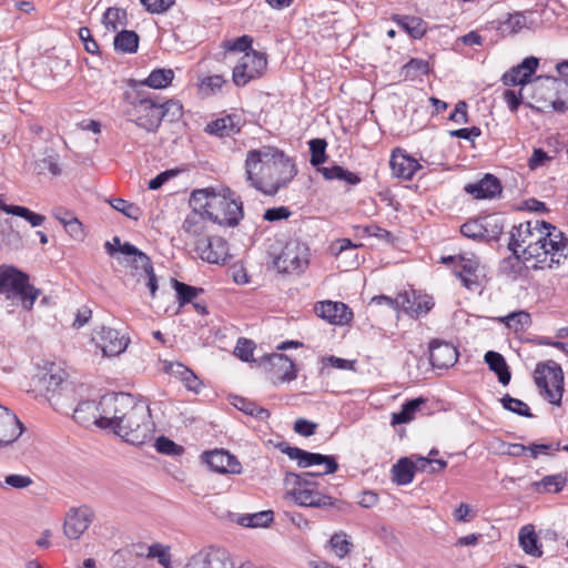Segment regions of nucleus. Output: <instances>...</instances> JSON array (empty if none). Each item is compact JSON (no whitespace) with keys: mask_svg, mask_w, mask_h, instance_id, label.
Returning a JSON list of instances; mask_svg holds the SVG:
<instances>
[{"mask_svg":"<svg viewBox=\"0 0 568 568\" xmlns=\"http://www.w3.org/2000/svg\"><path fill=\"white\" fill-rule=\"evenodd\" d=\"M429 72V63L423 59H410L402 69L405 79L415 80Z\"/></svg>","mask_w":568,"mask_h":568,"instance_id":"obj_49","label":"nucleus"},{"mask_svg":"<svg viewBox=\"0 0 568 568\" xmlns=\"http://www.w3.org/2000/svg\"><path fill=\"white\" fill-rule=\"evenodd\" d=\"M485 239L498 240L504 229V220L498 214H490L483 217Z\"/></svg>","mask_w":568,"mask_h":568,"instance_id":"obj_45","label":"nucleus"},{"mask_svg":"<svg viewBox=\"0 0 568 568\" xmlns=\"http://www.w3.org/2000/svg\"><path fill=\"white\" fill-rule=\"evenodd\" d=\"M1 242L10 248L18 250L22 246V237L18 231L14 230L12 220L6 219L1 223Z\"/></svg>","mask_w":568,"mask_h":568,"instance_id":"obj_43","label":"nucleus"},{"mask_svg":"<svg viewBox=\"0 0 568 568\" xmlns=\"http://www.w3.org/2000/svg\"><path fill=\"white\" fill-rule=\"evenodd\" d=\"M287 494L294 499V501L302 507H314V508H337L338 500L322 494L316 487L301 486L300 488H290Z\"/></svg>","mask_w":568,"mask_h":568,"instance_id":"obj_14","label":"nucleus"},{"mask_svg":"<svg viewBox=\"0 0 568 568\" xmlns=\"http://www.w3.org/2000/svg\"><path fill=\"white\" fill-rule=\"evenodd\" d=\"M67 373L61 367L51 363L45 372L39 376V383L45 388L47 393H57L58 390H67L69 383L65 379Z\"/></svg>","mask_w":568,"mask_h":568,"instance_id":"obj_26","label":"nucleus"},{"mask_svg":"<svg viewBox=\"0 0 568 568\" xmlns=\"http://www.w3.org/2000/svg\"><path fill=\"white\" fill-rule=\"evenodd\" d=\"M169 373L175 377H179L190 390L199 393L202 383L197 376L181 363L170 364Z\"/></svg>","mask_w":568,"mask_h":568,"instance_id":"obj_36","label":"nucleus"},{"mask_svg":"<svg viewBox=\"0 0 568 568\" xmlns=\"http://www.w3.org/2000/svg\"><path fill=\"white\" fill-rule=\"evenodd\" d=\"M414 475L413 462L407 457L400 458L392 467V480L399 486L410 484L414 479Z\"/></svg>","mask_w":568,"mask_h":568,"instance_id":"obj_34","label":"nucleus"},{"mask_svg":"<svg viewBox=\"0 0 568 568\" xmlns=\"http://www.w3.org/2000/svg\"><path fill=\"white\" fill-rule=\"evenodd\" d=\"M326 146L327 143L323 139H313L310 141L311 159L310 162L317 169L326 160Z\"/></svg>","mask_w":568,"mask_h":568,"instance_id":"obj_53","label":"nucleus"},{"mask_svg":"<svg viewBox=\"0 0 568 568\" xmlns=\"http://www.w3.org/2000/svg\"><path fill=\"white\" fill-rule=\"evenodd\" d=\"M460 233L471 240L478 241L484 240V227H483V217L470 220L464 223L460 226Z\"/></svg>","mask_w":568,"mask_h":568,"instance_id":"obj_57","label":"nucleus"},{"mask_svg":"<svg viewBox=\"0 0 568 568\" xmlns=\"http://www.w3.org/2000/svg\"><path fill=\"white\" fill-rule=\"evenodd\" d=\"M272 366L270 378L274 384L291 382L296 378V368L288 356L280 353H273L266 357Z\"/></svg>","mask_w":568,"mask_h":568,"instance_id":"obj_20","label":"nucleus"},{"mask_svg":"<svg viewBox=\"0 0 568 568\" xmlns=\"http://www.w3.org/2000/svg\"><path fill=\"white\" fill-rule=\"evenodd\" d=\"M508 328L514 332H525L531 324L530 314L526 311L510 313L499 318Z\"/></svg>","mask_w":568,"mask_h":568,"instance_id":"obj_38","label":"nucleus"},{"mask_svg":"<svg viewBox=\"0 0 568 568\" xmlns=\"http://www.w3.org/2000/svg\"><path fill=\"white\" fill-rule=\"evenodd\" d=\"M507 248L511 256L504 265L521 260L535 261L534 270L552 268L568 257V240L555 225L546 221H526L513 225L508 233Z\"/></svg>","mask_w":568,"mask_h":568,"instance_id":"obj_1","label":"nucleus"},{"mask_svg":"<svg viewBox=\"0 0 568 568\" xmlns=\"http://www.w3.org/2000/svg\"><path fill=\"white\" fill-rule=\"evenodd\" d=\"M174 79V71L172 69H155L143 81H131V88L140 89L143 85L152 89H164L171 84Z\"/></svg>","mask_w":568,"mask_h":568,"instance_id":"obj_30","label":"nucleus"},{"mask_svg":"<svg viewBox=\"0 0 568 568\" xmlns=\"http://www.w3.org/2000/svg\"><path fill=\"white\" fill-rule=\"evenodd\" d=\"M500 403L505 409H507L514 414H517V415L524 416V417L532 416L528 405L525 402H523L518 398H514L508 394H506L504 397H501Z\"/></svg>","mask_w":568,"mask_h":568,"instance_id":"obj_54","label":"nucleus"},{"mask_svg":"<svg viewBox=\"0 0 568 568\" xmlns=\"http://www.w3.org/2000/svg\"><path fill=\"white\" fill-rule=\"evenodd\" d=\"M567 479L561 474L545 476L540 481L535 485L542 487L548 493H559L566 486Z\"/></svg>","mask_w":568,"mask_h":568,"instance_id":"obj_55","label":"nucleus"},{"mask_svg":"<svg viewBox=\"0 0 568 568\" xmlns=\"http://www.w3.org/2000/svg\"><path fill=\"white\" fill-rule=\"evenodd\" d=\"M526 23V18L521 12H516L514 14L508 13L507 18L504 21H500L498 30L503 34H514L517 33Z\"/></svg>","mask_w":568,"mask_h":568,"instance_id":"obj_51","label":"nucleus"},{"mask_svg":"<svg viewBox=\"0 0 568 568\" xmlns=\"http://www.w3.org/2000/svg\"><path fill=\"white\" fill-rule=\"evenodd\" d=\"M123 116L148 133H155L163 120L179 121L183 106L176 100L162 101L158 95L132 88L124 92Z\"/></svg>","mask_w":568,"mask_h":568,"instance_id":"obj_3","label":"nucleus"},{"mask_svg":"<svg viewBox=\"0 0 568 568\" xmlns=\"http://www.w3.org/2000/svg\"><path fill=\"white\" fill-rule=\"evenodd\" d=\"M273 521V511L264 510L255 514L240 516L236 523L243 527H267Z\"/></svg>","mask_w":568,"mask_h":568,"instance_id":"obj_40","label":"nucleus"},{"mask_svg":"<svg viewBox=\"0 0 568 568\" xmlns=\"http://www.w3.org/2000/svg\"><path fill=\"white\" fill-rule=\"evenodd\" d=\"M389 165L392 174L402 180H410L420 164L406 152L397 149L392 153Z\"/></svg>","mask_w":568,"mask_h":568,"instance_id":"obj_23","label":"nucleus"},{"mask_svg":"<svg viewBox=\"0 0 568 568\" xmlns=\"http://www.w3.org/2000/svg\"><path fill=\"white\" fill-rule=\"evenodd\" d=\"M253 39L250 36H242L234 40L226 41L224 48L229 51L248 52Z\"/></svg>","mask_w":568,"mask_h":568,"instance_id":"obj_62","label":"nucleus"},{"mask_svg":"<svg viewBox=\"0 0 568 568\" xmlns=\"http://www.w3.org/2000/svg\"><path fill=\"white\" fill-rule=\"evenodd\" d=\"M500 181L493 174H486L477 183H469L465 191L475 199H491L501 193Z\"/></svg>","mask_w":568,"mask_h":568,"instance_id":"obj_25","label":"nucleus"},{"mask_svg":"<svg viewBox=\"0 0 568 568\" xmlns=\"http://www.w3.org/2000/svg\"><path fill=\"white\" fill-rule=\"evenodd\" d=\"M217 194L211 192L207 189L194 190L191 193L190 205L192 206L191 212H203L210 220V211H213V196Z\"/></svg>","mask_w":568,"mask_h":568,"instance_id":"obj_32","label":"nucleus"},{"mask_svg":"<svg viewBox=\"0 0 568 568\" xmlns=\"http://www.w3.org/2000/svg\"><path fill=\"white\" fill-rule=\"evenodd\" d=\"M94 511L89 506L71 508L64 518L63 534L70 540H78L90 527Z\"/></svg>","mask_w":568,"mask_h":568,"instance_id":"obj_11","label":"nucleus"},{"mask_svg":"<svg viewBox=\"0 0 568 568\" xmlns=\"http://www.w3.org/2000/svg\"><path fill=\"white\" fill-rule=\"evenodd\" d=\"M0 294L12 303L20 302L27 311L32 310L40 290L29 283V276L14 266H0Z\"/></svg>","mask_w":568,"mask_h":568,"instance_id":"obj_4","label":"nucleus"},{"mask_svg":"<svg viewBox=\"0 0 568 568\" xmlns=\"http://www.w3.org/2000/svg\"><path fill=\"white\" fill-rule=\"evenodd\" d=\"M329 546L337 557L344 558L351 551L352 542L346 534L337 532L331 537Z\"/></svg>","mask_w":568,"mask_h":568,"instance_id":"obj_56","label":"nucleus"},{"mask_svg":"<svg viewBox=\"0 0 568 568\" xmlns=\"http://www.w3.org/2000/svg\"><path fill=\"white\" fill-rule=\"evenodd\" d=\"M397 22L414 39H420L426 32V23L420 18L404 16Z\"/></svg>","mask_w":568,"mask_h":568,"instance_id":"obj_44","label":"nucleus"},{"mask_svg":"<svg viewBox=\"0 0 568 568\" xmlns=\"http://www.w3.org/2000/svg\"><path fill=\"white\" fill-rule=\"evenodd\" d=\"M317 424L304 418H298L294 423V432L301 436L310 437L315 434Z\"/></svg>","mask_w":568,"mask_h":568,"instance_id":"obj_64","label":"nucleus"},{"mask_svg":"<svg viewBox=\"0 0 568 568\" xmlns=\"http://www.w3.org/2000/svg\"><path fill=\"white\" fill-rule=\"evenodd\" d=\"M172 284L176 292L180 306H184L185 304L193 303V301L196 298V296L203 292L202 288H197V287L187 285L183 282L175 280V278H172Z\"/></svg>","mask_w":568,"mask_h":568,"instance_id":"obj_46","label":"nucleus"},{"mask_svg":"<svg viewBox=\"0 0 568 568\" xmlns=\"http://www.w3.org/2000/svg\"><path fill=\"white\" fill-rule=\"evenodd\" d=\"M270 156H272L270 146H263L258 150H250L245 159L246 181L252 187L264 194H267L266 191H268V189L264 186L261 174L264 170L270 169Z\"/></svg>","mask_w":568,"mask_h":568,"instance_id":"obj_10","label":"nucleus"},{"mask_svg":"<svg viewBox=\"0 0 568 568\" xmlns=\"http://www.w3.org/2000/svg\"><path fill=\"white\" fill-rule=\"evenodd\" d=\"M10 211L12 212V215L24 219L33 227L42 225V223L45 221L44 215L38 214L26 206L18 205L16 209H10Z\"/></svg>","mask_w":568,"mask_h":568,"instance_id":"obj_58","label":"nucleus"},{"mask_svg":"<svg viewBox=\"0 0 568 568\" xmlns=\"http://www.w3.org/2000/svg\"><path fill=\"white\" fill-rule=\"evenodd\" d=\"M232 566L226 549L210 546L192 556L184 568H232Z\"/></svg>","mask_w":568,"mask_h":568,"instance_id":"obj_12","label":"nucleus"},{"mask_svg":"<svg viewBox=\"0 0 568 568\" xmlns=\"http://www.w3.org/2000/svg\"><path fill=\"white\" fill-rule=\"evenodd\" d=\"M458 359L456 347L447 342L435 339L429 344V362L435 368L452 367Z\"/></svg>","mask_w":568,"mask_h":568,"instance_id":"obj_19","label":"nucleus"},{"mask_svg":"<svg viewBox=\"0 0 568 568\" xmlns=\"http://www.w3.org/2000/svg\"><path fill=\"white\" fill-rule=\"evenodd\" d=\"M155 448L159 453L169 456L180 455L183 452V448L180 445L164 436H160L155 440Z\"/></svg>","mask_w":568,"mask_h":568,"instance_id":"obj_59","label":"nucleus"},{"mask_svg":"<svg viewBox=\"0 0 568 568\" xmlns=\"http://www.w3.org/2000/svg\"><path fill=\"white\" fill-rule=\"evenodd\" d=\"M110 205L114 210L121 212L126 217L135 220V221L139 220L140 216L142 215V211L136 204L128 202L120 197L111 200Z\"/></svg>","mask_w":568,"mask_h":568,"instance_id":"obj_52","label":"nucleus"},{"mask_svg":"<svg viewBox=\"0 0 568 568\" xmlns=\"http://www.w3.org/2000/svg\"><path fill=\"white\" fill-rule=\"evenodd\" d=\"M295 460H297V465L303 468L324 464L325 470L322 473H317L318 475L334 474L338 469V464L335 457L329 455H322L318 453H310L301 448H298L297 450Z\"/></svg>","mask_w":568,"mask_h":568,"instance_id":"obj_24","label":"nucleus"},{"mask_svg":"<svg viewBox=\"0 0 568 568\" xmlns=\"http://www.w3.org/2000/svg\"><path fill=\"white\" fill-rule=\"evenodd\" d=\"M234 406L244 414L253 416L260 420H264L270 417L267 409L260 407L254 402L243 397H235Z\"/></svg>","mask_w":568,"mask_h":568,"instance_id":"obj_48","label":"nucleus"},{"mask_svg":"<svg viewBox=\"0 0 568 568\" xmlns=\"http://www.w3.org/2000/svg\"><path fill=\"white\" fill-rule=\"evenodd\" d=\"M424 404V399L422 398H414L410 400H407L403 406L402 409L397 413H394L392 415V425H399L410 422L417 409L420 407V405Z\"/></svg>","mask_w":568,"mask_h":568,"instance_id":"obj_42","label":"nucleus"},{"mask_svg":"<svg viewBox=\"0 0 568 568\" xmlns=\"http://www.w3.org/2000/svg\"><path fill=\"white\" fill-rule=\"evenodd\" d=\"M79 38L83 42L84 49L87 52L91 54H99V45L97 41L92 38L91 31L87 27H82L79 29Z\"/></svg>","mask_w":568,"mask_h":568,"instance_id":"obj_63","label":"nucleus"},{"mask_svg":"<svg viewBox=\"0 0 568 568\" xmlns=\"http://www.w3.org/2000/svg\"><path fill=\"white\" fill-rule=\"evenodd\" d=\"M460 271L457 272V276L462 280V283L467 288H473L477 285L476 271L479 266V261L475 255L469 257L459 256Z\"/></svg>","mask_w":568,"mask_h":568,"instance_id":"obj_31","label":"nucleus"},{"mask_svg":"<svg viewBox=\"0 0 568 568\" xmlns=\"http://www.w3.org/2000/svg\"><path fill=\"white\" fill-rule=\"evenodd\" d=\"M199 257L211 264L224 263L229 256L227 242L220 236L204 237L193 241Z\"/></svg>","mask_w":568,"mask_h":568,"instance_id":"obj_13","label":"nucleus"},{"mask_svg":"<svg viewBox=\"0 0 568 568\" xmlns=\"http://www.w3.org/2000/svg\"><path fill=\"white\" fill-rule=\"evenodd\" d=\"M239 131L240 129L235 125L233 118L230 115L212 121L206 126V132L221 138L230 136Z\"/></svg>","mask_w":568,"mask_h":568,"instance_id":"obj_41","label":"nucleus"},{"mask_svg":"<svg viewBox=\"0 0 568 568\" xmlns=\"http://www.w3.org/2000/svg\"><path fill=\"white\" fill-rule=\"evenodd\" d=\"M535 383L550 404L559 406L564 393V373L561 366L556 362L537 364L534 372Z\"/></svg>","mask_w":568,"mask_h":568,"instance_id":"obj_5","label":"nucleus"},{"mask_svg":"<svg viewBox=\"0 0 568 568\" xmlns=\"http://www.w3.org/2000/svg\"><path fill=\"white\" fill-rule=\"evenodd\" d=\"M315 314L333 325H347L353 320L352 310L343 302L321 301L314 305Z\"/></svg>","mask_w":568,"mask_h":568,"instance_id":"obj_15","label":"nucleus"},{"mask_svg":"<svg viewBox=\"0 0 568 568\" xmlns=\"http://www.w3.org/2000/svg\"><path fill=\"white\" fill-rule=\"evenodd\" d=\"M207 215L203 212H190L183 221L182 230L194 241L206 237Z\"/></svg>","mask_w":568,"mask_h":568,"instance_id":"obj_28","label":"nucleus"},{"mask_svg":"<svg viewBox=\"0 0 568 568\" xmlns=\"http://www.w3.org/2000/svg\"><path fill=\"white\" fill-rule=\"evenodd\" d=\"M270 174L271 184L267 195H274L277 191L287 185L296 175L297 170L293 161L276 148L270 146Z\"/></svg>","mask_w":568,"mask_h":568,"instance_id":"obj_8","label":"nucleus"},{"mask_svg":"<svg viewBox=\"0 0 568 568\" xmlns=\"http://www.w3.org/2000/svg\"><path fill=\"white\" fill-rule=\"evenodd\" d=\"M273 263L280 273H302L308 265V247L298 241H290L275 256Z\"/></svg>","mask_w":568,"mask_h":568,"instance_id":"obj_7","label":"nucleus"},{"mask_svg":"<svg viewBox=\"0 0 568 568\" xmlns=\"http://www.w3.org/2000/svg\"><path fill=\"white\" fill-rule=\"evenodd\" d=\"M98 346L105 356H116L123 353L129 344V339L120 335L116 329L102 327L93 337Z\"/></svg>","mask_w":568,"mask_h":568,"instance_id":"obj_17","label":"nucleus"},{"mask_svg":"<svg viewBox=\"0 0 568 568\" xmlns=\"http://www.w3.org/2000/svg\"><path fill=\"white\" fill-rule=\"evenodd\" d=\"M267 67L264 53L252 50L245 52L233 68L232 80L236 87H244L250 81L260 78Z\"/></svg>","mask_w":568,"mask_h":568,"instance_id":"obj_9","label":"nucleus"},{"mask_svg":"<svg viewBox=\"0 0 568 568\" xmlns=\"http://www.w3.org/2000/svg\"><path fill=\"white\" fill-rule=\"evenodd\" d=\"M519 545L523 550L534 557H540L542 551L538 545V537L531 525H526L519 530Z\"/></svg>","mask_w":568,"mask_h":568,"instance_id":"obj_33","label":"nucleus"},{"mask_svg":"<svg viewBox=\"0 0 568 568\" xmlns=\"http://www.w3.org/2000/svg\"><path fill=\"white\" fill-rule=\"evenodd\" d=\"M539 60L535 57L524 59V61L513 67L503 75V82L506 85H525L529 82L531 75L535 73Z\"/></svg>","mask_w":568,"mask_h":568,"instance_id":"obj_21","label":"nucleus"},{"mask_svg":"<svg viewBox=\"0 0 568 568\" xmlns=\"http://www.w3.org/2000/svg\"><path fill=\"white\" fill-rule=\"evenodd\" d=\"M69 219H62L60 213H54V217L63 224L67 233L77 241H82L84 239V231L82 223L73 216L71 213H65Z\"/></svg>","mask_w":568,"mask_h":568,"instance_id":"obj_50","label":"nucleus"},{"mask_svg":"<svg viewBox=\"0 0 568 568\" xmlns=\"http://www.w3.org/2000/svg\"><path fill=\"white\" fill-rule=\"evenodd\" d=\"M318 172H321L326 180H343L351 185H356L361 182V179L357 174L347 171L339 165H333L331 168H318Z\"/></svg>","mask_w":568,"mask_h":568,"instance_id":"obj_39","label":"nucleus"},{"mask_svg":"<svg viewBox=\"0 0 568 568\" xmlns=\"http://www.w3.org/2000/svg\"><path fill=\"white\" fill-rule=\"evenodd\" d=\"M114 49L123 53H134L139 47V36L132 30H122L114 37Z\"/></svg>","mask_w":568,"mask_h":568,"instance_id":"obj_37","label":"nucleus"},{"mask_svg":"<svg viewBox=\"0 0 568 568\" xmlns=\"http://www.w3.org/2000/svg\"><path fill=\"white\" fill-rule=\"evenodd\" d=\"M488 368L497 375L498 382L506 386L511 379V373L504 356L495 351L486 352L484 356Z\"/></svg>","mask_w":568,"mask_h":568,"instance_id":"obj_29","label":"nucleus"},{"mask_svg":"<svg viewBox=\"0 0 568 568\" xmlns=\"http://www.w3.org/2000/svg\"><path fill=\"white\" fill-rule=\"evenodd\" d=\"M34 171L38 174L49 172L52 175H59L61 173V169L59 166V154L52 149H47L43 152L42 158L36 160Z\"/></svg>","mask_w":568,"mask_h":568,"instance_id":"obj_35","label":"nucleus"},{"mask_svg":"<svg viewBox=\"0 0 568 568\" xmlns=\"http://www.w3.org/2000/svg\"><path fill=\"white\" fill-rule=\"evenodd\" d=\"M21 434V422L7 407L0 405V447L13 443Z\"/></svg>","mask_w":568,"mask_h":568,"instance_id":"obj_22","label":"nucleus"},{"mask_svg":"<svg viewBox=\"0 0 568 568\" xmlns=\"http://www.w3.org/2000/svg\"><path fill=\"white\" fill-rule=\"evenodd\" d=\"M100 428H110L131 445H143L155 430L149 404L128 393H111L101 397Z\"/></svg>","mask_w":568,"mask_h":568,"instance_id":"obj_2","label":"nucleus"},{"mask_svg":"<svg viewBox=\"0 0 568 568\" xmlns=\"http://www.w3.org/2000/svg\"><path fill=\"white\" fill-rule=\"evenodd\" d=\"M255 344L247 338H239L234 354L243 362H250L253 357Z\"/></svg>","mask_w":568,"mask_h":568,"instance_id":"obj_60","label":"nucleus"},{"mask_svg":"<svg viewBox=\"0 0 568 568\" xmlns=\"http://www.w3.org/2000/svg\"><path fill=\"white\" fill-rule=\"evenodd\" d=\"M119 251L125 255L124 262L132 268V275L136 276L138 282L141 281L142 275L151 273L153 270L150 257L133 244L125 242L120 245Z\"/></svg>","mask_w":568,"mask_h":568,"instance_id":"obj_16","label":"nucleus"},{"mask_svg":"<svg viewBox=\"0 0 568 568\" xmlns=\"http://www.w3.org/2000/svg\"><path fill=\"white\" fill-rule=\"evenodd\" d=\"M416 304V294L412 293H399L395 298V308H400L405 313L410 314L412 311H415L414 305Z\"/></svg>","mask_w":568,"mask_h":568,"instance_id":"obj_61","label":"nucleus"},{"mask_svg":"<svg viewBox=\"0 0 568 568\" xmlns=\"http://www.w3.org/2000/svg\"><path fill=\"white\" fill-rule=\"evenodd\" d=\"M234 192L224 189L222 194L213 196V211H210V220L220 225L236 226L243 219L242 202L233 199Z\"/></svg>","mask_w":568,"mask_h":568,"instance_id":"obj_6","label":"nucleus"},{"mask_svg":"<svg viewBox=\"0 0 568 568\" xmlns=\"http://www.w3.org/2000/svg\"><path fill=\"white\" fill-rule=\"evenodd\" d=\"M102 415L101 399L98 404L92 400L81 402L73 410V418L82 425L94 424L100 427Z\"/></svg>","mask_w":568,"mask_h":568,"instance_id":"obj_27","label":"nucleus"},{"mask_svg":"<svg viewBox=\"0 0 568 568\" xmlns=\"http://www.w3.org/2000/svg\"><path fill=\"white\" fill-rule=\"evenodd\" d=\"M320 476L317 473L305 471L302 474L287 473L284 478V485L287 489L300 488V485L306 487H316L314 478Z\"/></svg>","mask_w":568,"mask_h":568,"instance_id":"obj_47","label":"nucleus"},{"mask_svg":"<svg viewBox=\"0 0 568 568\" xmlns=\"http://www.w3.org/2000/svg\"><path fill=\"white\" fill-rule=\"evenodd\" d=\"M203 460L216 473L241 474L242 465L235 456L224 449H214L203 454Z\"/></svg>","mask_w":568,"mask_h":568,"instance_id":"obj_18","label":"nucleus"}]
</instances>
